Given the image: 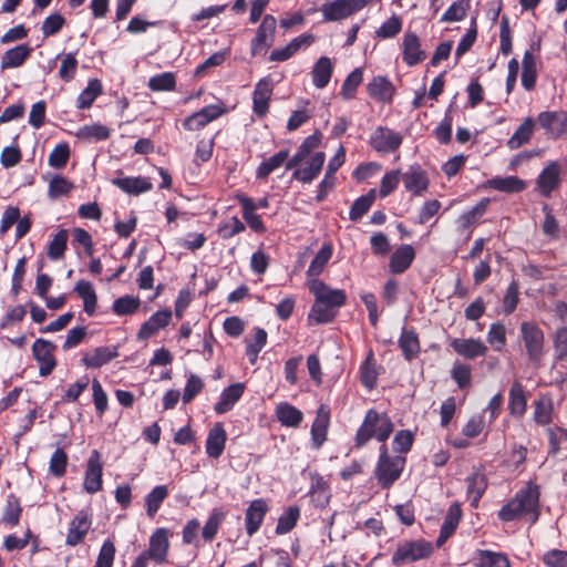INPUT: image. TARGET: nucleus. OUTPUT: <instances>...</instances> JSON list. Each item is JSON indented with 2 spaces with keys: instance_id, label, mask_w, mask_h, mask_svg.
<instances>
[{
  "instance_id": "obj_1",
  "label": "nucleus",
  "mask_w": 567,
  "mask_h": 567,
  "mask_svg": "<svg viewBox=\"0 0 567 567\" xmlns=\"http://www.w3.org/2000/svg\"><path fill=\"white\" fill-rule=\"evenodd\" d=\"M308 288L315 298L307 316L308 324L318 326L333 322L340 309L347 303L346 291L331 288L320 279H309Z\"/></svg>"
},
{
  "instance_id": "obj_2",
  "label": "nucleus",
  "mask_w": 567,
  "mask_h": 567,
  "mask_svg": "<svg viewBox=\"0 0 567 567\" xmlns=\"http://www.w3.org/2000/svg\"><path fill=\"white\" fill-rule=\"evenodd\" d=\"M539 496V487L528 483L502 506L497 514L498 518L502 522H513L526 517L530 525H534L540 516Z\"/></svg>"
},
{
  "instance_id": "obj_3",
  "label": "nucleus",
  "mask_w": 567,
  "mask_h": 567,
  "mask_svg": "<svg viewBox=\"0 0 567 567\" xmlns=\"http://www.w3.org/2000/svg\"><path fill=\"white\" fill-rule=\"evenodd\" d=\"M393 430L394 424L386 413H380L374 409H369L361 425L357 430L353 447L361 450L372 439H377L382 444H385Z\"/></svg>"
},
{
  "instance_id": "obj_4",
  "label": "nucleus",
  "mask_w": 567,
  "mask_h": 567,
  "mask_svg": "<svg viewBox=\"0 0 567 567\" xmlns=\"http://www.w3.org/2000/svg\"><path fill=\"white\" fill-rule=\"evenodd\" d=\"M519 340L530 363L539 364L545 357L546 340L543 329L532 320L519 324Z\"/></svg>"
},
{
  "instance_id": "obj_5",
  "label": "nucleus",
  "mask_w": 567,
  "mask_h": 567,
  "mask_svg": "<svg viewBox=\"0 0 567 567\" xmlns=\"http://www.w3.org/2000/svg\"><path fill=\"white\" fill-rule=\"evenodd\" d=\"M406 458L401 455L391 456L388 446H380V454L375 466V478L383 489L390 488L402 475Z\"/></svg>"
},
{
  "instance_id": "obj_6",
  "label": "nucleus",
  "mask_w": 567,
  "mask_h": 567,
  "mask_svg": "<svg viewBox=\"0 0 567 567\" xmlns=\"http://www.w3.org/2000/svg\"><path fill=\"white\" fill-rule=\"evenodd\" d=\"M306 159L298 151L296 154L284 163L286 171H292V179H296L302 184L312 183L321 173L324 162L326 153L316 152L310 156L305 167H299L300 164Z\"/></svg>"
},
{
  "instance_id": "obj_7",
  "label": "nucleus",
  "mask_w": 567,
  "mask_h": 567,
  "mask_svg": "<svg viewBox=\"0 0 567 567\" xmlns=\"http://www.w3.org/2000/svg\"><path fill=\"white\" fill-rule=\"evenodd\" d=\"M433 553V546L425 539H415L399 545L393 553L391 561L400 567L416 560L429 558Z\"/></svg>"
},
{
  "instance_id": "obj_8",
  "label": "nucleus",
  "mask_w": 567,
  "mask_h": 567,
  "mask_svg": "<svg viewBox=\"0 0 567 567\" xmlns=\"http://www.w3.org/2000/svg\"><path fill=\"white\" fill-rule=\"evenodd\" d=\"M372 0H333L323 3L320 11L324 21H341L362 10Z\"/></svg>"
},
{
  "instance_id": "obj_9",
  "label": "nucleus",
  "mask_w": 567,
  "mask_h": 567,
  "mask_svg": "<svg viewBox=\"0 0 567 567\" xmlns=\"http://www.w3.org/2000/svg\"><path fill=\"white\" fill-rule=\"evenodd\" d=\"M537 124L551 140H560L567 135V111H543L537 115Z\"/></svg>"
},
{
  "instance_id": "obj_10",
  "label": "nucleus",
  "mask_w": 567,
  "mask_h": 567,
  "mask_svg": "<svg viewBox=\"0 0 567 567\" xmlns=\"http://www.w3.org/2000/svg\"><path fill=\"white\" fill-rule=\"evenodd\" d=\"M402 142V134L388 126H378L369 137L370 146L380 154H391L396 152Z\"/></svg>"
},
{
  "instance_id": "obj_11",
  "label": "nucleus",
  "mask_w": 567,
  "mask_h": 567,
  "mask_svg": "<svg viewBox=\"0 0 567 567\" xmlns=\"http://www.w3.org/2000/svg\"><path fill=\"white\" fill-rule=\"evenodd\" d=\"M56 346L47 339L38 338L31 348L33 359L39 363L40 377L50 375L58 362L54 355Z\"/></svg>"
},
{
  "instance_id": "obj_12",
  "label": "nucleus",
  "mask_w": 567,
  "mask_h": 567,
  "mask_svg": "<svg viewBox=\"0 0 567 567\" xmlns=\"http://www.w3.org/2000/svg\"><path fill=\"white\" fill-rule=\"evenodd\" d=\"M276 27L277 19L272 14L264 16L261 23L257 28L256 35L250 42L251 56H257L274 44Z\"/></svg>"
},
{
  "instance_id": "obj_13",
  "label": "nucleus",
  "mask_w": 567,
  "mask_h": 567,
  "mask_svg": "<svg viewBox=\"0 0 567 567\" xmlns=\"http://www.w3.org/2000/svg\"><path fill=\"white\" fill-rule=\"evenodd\" d=\"M169 530L164 527L156 528L150 537L147 549L142 553L157 565L167 563L169 551Z\"/></svg>"
},
{
  "instance_id": "obj_14",
  "label": "nucleus",
  "mask_w": 567,
  "mask_h": 567,
  "mask_svg": "<svg viewBox=\"0 0 567 567\" xmlns=\"http://www.w3.org/2000/svg\"><path fill=\"white\" fill-rule=\"evenodd\" d=\"M103 487V462L97 450H93L86 462L83 488L89 494H95Z\"/></svg>"
},
{
  "instance_id": "obj_15",
  "label": "nucleus",
  "mask_w": 567,
  "mask_h": 567,
  "mask_svg": "<svg viewBox=\"0 0 567 567\" xmlns=\"http://www.w3.org/2000/svg\"><path fill=\"white\" fill-rule=\"evenodd\" d=\"M274 92V81L267 75L260 79L252 92V111L258 118H264L269 112V103Z\"/></svg>"
},
{
  "instance_id": "obj_16",
  "label": "nucleus",
  "mask_w": 567,
  "mask_h": 567,
  "mask_svg": "<svg viewBox=\"0 0 567 567\" xmlns=\"http://www.w3.org/2000/svg\"><path fill=\"white\" fill-rule=\"evenodd\" d=\"M92 526V515L87 511H80L71 519L65 538V544L75 547L83 544Z\"/></svg>"
},
{
  "instance_id": "obj_17",
  "label": "nucleus",
  "mask_w": 567,
  "mask_h": 567,
  "mask_svg": "<svg viewBox=\"0 0 567 567\" xmlns=\"http://www.w3.org/2000/svg\"><path fill=\"white\" fill-rule=\"evenodd\" d=\"M402 60L408 66H415L420 63H422L427 54L422 49L421 39L419 35L413 31H405L402 44Z\"/></svg>"
},
{
  "instance_id": "obj_18",
  "label": "nucleus",
  "mask_w": 567,
  "mask_h": 567,
  "mask_svg": "<svg viewBox=\"0 0 567 567\" xmlns=\"http://www.w3.org/2000/svg\"><path fill=\"white\" fill-rule=\"evenodd\" d=\"M402 181L406 192H410L413 196H421L430 185L426 171L417 163L408 167L402 174Z\"/></svg>"
},
{
  "instance_id": "obj_19",
  "label": "nucleus",
  "mask_w": 567,
  "mask_h": 567,
  "mask_svg": "<svg viewBox=\"0 0 567 567\" xmlns=\"http://www.w3.org/2000/svg\"><path fill=\"white\" fill-rule=\"evenodd\" d=\"M329 425L330 408L328 404H320L310 430L312 449L319 450L326 443Z\"/></svg>"
},
{
  "instance_id": "obj_20",
  "label": "nucleus",
  "mask_w": 567,
  "mask_h": 567,
  "mask_svg": "<svg viewBox=\"0 0 567 567\" xmlns=\"http://www.w3.org/2000/svg\"><path fill=\"white\" fill-rule=\"evenodd\" d=\"M536 185L544 197H549L560 185V164L557 161L549 162L539 173Z\"/></svg>"
},
{
  "instance_id": "obj_21",
  "label": "nucleus",
  "mask_w": 567,
  "mask_h": 567,
  "mask_svg": "<svg viewBox=\"0 0 567 567\" xmlns=\"http://www.w3.org/2000/svg\"><path fill=\"white\" fill-rule=\"evenodd\" d=\"M268 511V504L264 498L254 499L249 504L245 513V528L248 536H252L259 530Z\"/></svg>"
},
{
  "instance_id": "obj_22",
  "label": "nucleus",
  "mask_w": 567,
  "mask_h": 567,
  "mask_svg": "<svg viewBox=\"0 0 567 567\" xmlns=\"http://www.w3.org/2000/svg\"><path fill=\"white\" fill-rule=\"evenodd\" d=\"M450 346L458 355L467 360L485 357L488 351V348L480 339L474 338H454Z\"/></svg>"
},
{
  "instance_id": "obj_23",
  "label": "nucleus",
  "mask_w": 567,
  "mask_h": 567,
  "mask_svg": "<svg viewBox=\"0 0 567 567\" xmlns=\"http://www.w3.org/2000/svg\"><path fill=\"white\" fill-rule=\"evenodd\" d=\"M172 320L171 309H162L154 312L140 328L137 332L138 340H147L155 336L161 329L169 324Z\"/></svg>"
},
{
  "instance_id": "obj_24",
  "label": "nucleus",
  "mask_w": 567,
  "mask_h": 567,
  "mask_svg": "<svg viewBox=\"0 0 567 567\" xmlns=\"http://www.w3.org/2000/svg\"><path fill=\"white\" fill-rule=\"evenodd\" d=\"M528 394L525 386L515 380L508 392L507 409L509 414L515 419H522L527 411Z\"/></svg>"
},
{
  "instance_id": "obj_25",
  "label": "nucleus",
  "mask_w": 567,
  "mask_h": 567,
  "mask_svg": "<svg viewBox=\"0 0 567 567\" xmlns=\"http://www.w3.org/2000/svg\"><path fill=\"white\" fill-rule=\"evenodd\" d=\"M245 389L246 386L241 382H237L225 388L219 395L218 402L214 405L215 413L221 415L233 410L235 404L244 395Z\"/></svg>"
},
{
  "instance_id": "obj_26",
  "label": "nucleus",
  "mask_w": 567,
  "mask_h": 567,
  "mask_svg": "<svg viewBox=\"0 0 567 567\" xmlns=\"http://www.w3.org/2000/svg\"><path fill=\"white\" fill-rule=\"evenodd\" d=\"M227 442V433L224 427V424L217 422L213 427L208 431V435L206 439V454L210 458H219L225 450Z\"/></svg>"
},
{
  "instance_id": "obj_27",
  "label": "nucleus",
  "mask_w": 567,
  "mask_h": 567,
  "mask_svg": "<svg viewBox=\"0 0 567 567\" xmlns=\"http://www.w3.org/2000/svg\"><path fill=\"white\" fill-rule=\"evenodd\" d=\"M462 515V508L458 503H453L450 505L441 526L439 537L436 539L437 547L443 546L446 540L455 533L461 522Z\"/></svg>"
},
{
  "instance_id": "obj_28",
  "label": "nucleus",
  "mask_w": 567,
  "mask_h": 567,
  "mask_svg": "<svg viewBox=\"0 0 567 567\" xmlns=\"http://www.w3.org/2000/svg\"><path fill=\"white\" fill-rule=\"evenodd\" d=\"M311 486L309 495L312 504L319 508H326L330 502V486L319 473L310 474Z\"/></svg>"
},
{
  "instance_id": "obj_29",
  "label": "nucleus",
  "mask_w": 567,
  "mask_h": 567,
  "mask_svg": "<svg viewBox=\"0 0 567 567\" xmlns=\"http://www.w3.org/2000/svg\"><path fill=\"white\" fill-rule=\"evenodd\" d=\"M369 95L379 102H392L395 87L386 76H374L367 85Z\"/></svg>"
},
{
  "instance_id": "obj_30",
  "label": "nucleus",
  "mask_w": 567,
  "mask_h": 567,
  "mask_svg": "<svg viewBox=\"0 0 567 567\" xmlns=\"http://www.w3.org/2000/svg\"><path fill=\"white\" fill-rule=\"evenodd\" d=\"M118 355L120 353L117 346L97 347L92 351V353L85 354L82 358V362L86 368L99 369Z\"/></svg>"
},
{
  "instance_id": "obj_31",
  "label": "nucleus",
  "mask_w": 567,
  "mask_h": 567,
  "mask_svg": "<svg viewBox=\"0 0 567 567\" xmlns=\"http://www.w3.org/2000/svg\"><path fill=\"white\" fill-rule=\"evenodd\" d=\"M415 258L414 248L409 245H402L395 249L390 257L389 268L392 274H403L412 265Z\"/></svg>"
},
{
  "instance_id": "obj_32",
  "label": "nucleus",
  "mask_w": 567,
  "mask_h": 567,
  "mask_svg": "<svg viewBox=\"0 0 567 567\" xmlns=\"http://www.w3.org/2000/svg\"><path fill=\"white\" fill-rule=\"evenodd\" d=\"M237 200L243 209V218L247 225L256 233L264 234L267 228L256 212V203L251 197L246 195H237Z\"/></svg>"
},
{
  "instance_id": "obj_33",
  "label": "nucleus",
  "mask_w": 567,
  "mask_h": 567,
  "mask_svg": "<svg viewBox=\"0 0 567 567\" xmlns=\"http://www.w3.org/2000/svg\"><path fill=\"white\" fill-rule=\"evenodd\" d=\"M312 42V34H301L292 39L286 47L272 50L269 60L274 62L287 61L293 56L302 45H310Z\"/></svg>"
},
{
  "instance_id": "obj_34",
  "label": "nucleus",
  "mask_w": 567,
  "mask_h": 567,
  "mask_svg": "<svg viewBox=\"0 0 567 567\" xmlns=\"http://www.w3.org/2000/svg\"><path fill=\"white\" fill-rule=\"evenodd\" d=\"M112 184L130 195H140L147 193L153 188V184L150 178L143 176L117 177L112 179Z\"/></svg>"
},
{
  "instance_id": "obj_35",
  "label": "nucleus",
  "mask_w": 567,
  "mask_h": 567,
  "mask_svg": "<svg viewBox=\"0 0 567 567\" xmlns=\"http://www.w3.org/2000/svg\"><path fill=\"white\" fill-rule=\"evenodd\" d=\"M488 482L483 472H475L466 478V495L470 499L471 507L477 508L483 497Z\"/></svg>"
},
{
  "instance_id": "obj_36",
  "label": "nucleus",
  "mask_w": 567,
  "mask_h": 567,
  "mask_svg": "<svg viewBox=\"0 0 567 567\" xmlns=\"http://www.w3.org/2000/svg\"><path fill=\"white\" fill-rule=\"evenodd\" d=\"M32 51L33 49L27 43L7 50L1 56V69L8 70L22 66L30 58Z\"/></svg>"
},
{
  "instance_id": "obj_37",
  "label": "nucleus",
  "mask_w": 567,
  "mask_h": 567,
  "mask_svg": "<svg viewBox=\"0 0 567 567\" xmlns=\"http://www.w3.org/2000/svg\"><path fill=\"white\" fill-rule=\"evenodd\" d=\"M275 413L280 424L286 427L297 429L303 421V413L288 402L278 403Z\"/></svg>"
},
{
  "instance_id": "obj_38",
  "label": "nucleus",
  "mask_w": 567,
  "mask_h": 567,
  "mask_svg": "<svg viewBox=\"0 0 567 567\" xmlns=\"http://www.w3.org/2000/svg\"><path fill=\"white\" fill-rule=\"evenodd\" d=\"M398 343L406 361L415 359L421 351L419 334L414 328H403Z\"/></svg>"
},
{
  "instance_id": "obj_39",
  "label": "nucleus",
  "mask_w": 567,
  "mask_h": 567,
  "mask_svg": "<svg viewBox=\"0 0 567 567\" xmlns=\"http://www.w3.org/2000/svg\"><path fill=\"white\" fill-rule=\"evenodd\" d=\"M475 567H512L506 554L488 549H477L474 556Z\"/></svg>"
},
{
  "instance_id": "obj_40",
  "label": "nucleus",
  "mask_w": 567,
  "mask_h": 567,
  "mask_svg": "<svg viewBox=\"0 0 567 567\" xmlns=\"http://www.w3.org/2000/svg\"><path fill=\"white\" fill-rule=\"evenodd\" d=\"M488 187L498 192L514 194L520 193L527 188V182L518 176L494 177L487 181Z\"/></svg>"
},
{
  "instance_id": "obj_41",
  "label": "nucleus",
  "mask_w": 567,
  "mask_h": 567,
  "mask_svg": "<svg viewBox=\"0 0 567 567\" xmlns=\"http://www.w3.org/2000/svg\"><path fill=\"white\" fill-rule=\"evenodd\" d=\"M333 73V65L328 56H320L317 62L315 63L311 76H312V84L317 89H323L326 87L332 76Z\"/></svg>"
},
{
  "instance_id": "obj_42",
  "label": "nucleus",
  "mask_w": 567,
  "mask_h": 567,
  "mask_svg": "<svg viewBox=\"0 0 567 567\" xmlns=\"http://www.w3.org/2000/svg\"><path fill=\"white\" fill-rule=\"evenodd\" d=\"M75 136L82 142L97 143L109 140L111 130L101 123H93L81 126L75 133Z\"/></svg>"
},
{
  "instance_id": "obj_43",
  "label": "nucleus",
  "mask_w": 567,
  "mask_h": 567,
  "mask_svg": "<svg viewBox=\"0 0 567 567\" xmlns=\"http://www.w3.org/2000/svg\"><path fill=\"white\" fill-rule=\"evenodd\" d=\"M22 511L20 498L16 494L10 493L7 496L0 522L9 527H16L20 523Z\"/></svg>"
},
{
  "instance_id": "obj_44",
  "label": "nucleus",
  "mask_w": 567,
  "mask_h": 567,
  "mask_svg": "<svg viewBox=\"0 0 567 567\" xmlns=\"http://www.w3.org/2000/svg\"><path fill=\"white\" fill-rule=\"evenodd\" d=\"M537 122L533 117H526L522 124L516 128L514 134L507 141V146L511 150H517L524 144L528 143L534 134L535 124Z\"/></svg>"
},
{
  "instance_id": "obj_45",
  "label": "nucleus",
  "mask_w": 567,
  "mask_h": 567,
  "mask_svg": "<svg viewBox=\"0 0 567 567\" xmlns=\"http://www.w3.org/2000/svg\"><path fill=\"white\" fill-rule=\"evenodd\" d=\"M289 157V150H281L262 161L256 168V179L266 181L268 176L279 168Z\"/></svg>"
},
{
  "instance_id": "obj_46",
  "label": "nucleus",
  "mask_w": 567,
  "mask_h": 567,
  "mask_svg": "<svg viewBox=\"0 0 567 567\" xmlns=\"http://www.w3.org/2000/svg\"><path fill=\"white\" fill-rule=\"evenodd\" d=\"M491 200L487 197L482 198L473 208L463 213L457 219L460 231L471 228L486 213Z\"/></svg>"
},
{
  "instance_id": "obj_47",
  "label": "nucleus",
  "mask_w": 567,
  "mask_h": 567,
  "mask_svg": "<svg viewBox=\"0 0 567 567\" xmlns=\"http://www.w3.org/2000/svg\"><path fill=\"white\" fill-rule=\"evenodd\" d=\"M333 247L331 243L321 246L307 269V277L317 279L332 257Z\"/></svg>"
},
{
  "instance_id": "obj_48",
  "label": "nucleus",
  "mask_w": 567,
  "mask_h": 567,
  "mask_svg": "<svg viewBox=\"0 0 567 567\" xmlns=\"http://www.w3.org/2000/svg\"><path fill=\"white\" fill-rule=\"evenodd\" d=\"M554 403L550 396L542 395L534 402L533 419L538 425H548L553 421Z\"/></svg>"
},
{
  "instance_id": "obj_49",
  "label": "nucleus",
  "mask_w": 567,
  "mask_h": 567,
  "mask_svg": "<svg viewBox=\"0 0 567 567\" xmlns=\"http://www.w3.org/2000/svg\"><path fill=\"white\" fill-rule=\"evenodd\" d=\"M103 87L99 79H91L86 87L79 94L76 99V109L86 110L92 106L93 102L102 94Z\"/></svg>"
},
{
  "instance_id": "obj_50",
  "label": "nucleus",
  "mask_w": 567,
  "mask_h": 567,
  "mask_svg": "<svg viewBox=\"0 0 567 567\" xmlns=\"http://www.w3.org/2000/svg\"><path fill=\"white\" fill-rule=\"evenodd\" d=\"M168 493L169 492L166 485H157L148 494H146L145 507L146 514L150 518H153L157 514L163 502L167 498Z\"/></svg>"
},
{
  "instance_id": "obj_51",
  "label": "nucleus",
  "mask_w": 567,
  "mask_h": 567,
  "mask_svg": "<svg viewBox=\"0 0 567 567\" xmlns=\"http://www.w3.org/2000/svg\"><path fill=\"white\" fill-rule=\"evenodd\" d=\"M375 197L377 190L374 188H371L365 195H362L359 198H357L349 210L350 220L357 221L361 219L372 207Z\"/></svg>"
},
{
  "instance_id": "obj_52",
  "label": "nucleus",
  "mask_w": 567,
  "mask_h": 567,
  "mask_svg": "<svg viewBox=\"0 0 567 567\" xmlns=\"http://www.w3.org/2000/svg\"><path fill=\"white\" fill-rule=\"evenodd\" d=\"M359 373L362 385L369 391L373 390L377 385L378 373L372 351L369 352L365 360L361 363Z\"/></svg>"
},
{
  "instance_id": "obj_53",
  "label": "nucleus",
  "mask_w": 567,
  "mask_h": 567,
  "mask_svg": "<svg viewBox=\"0 0 567 567\" xmlns=\"http://www.w3.org/2000/svg\"><path fill=\"white\" fill-rule=\"evenodd\" d=\"M69 234L66 229H60L53 235L48 245L47 255L51 260H60L64 257L68 249Z\"/></svg>"
},
{
  "instance_id": "obj_54",
  "label": "nucleus",
  "mask_w": 567,
  "mask_h": 567,
  "mask_svg": "<svg viewBox=\"0 0 567 567\" xmlns=\"http://www.w3.org/2000/svg\"><path fill=\"white\" fill-rule=\"evenodd\" d=\"M224 519L225 513L220 508H214L210 512L202 530V537L205 542L214 540Z\"/></svg>"
},
{
  "instance_id": "obj_55",
  "label": "nucleus",
  "mask_w": 567,
  "mask_h": 567,
  "mask_svg": "<svg viewBox=\"0 0 567 567\" xmlns=\"http://www.w3.org/2000/svg\"><path fill=\"white\" fill-rule=\"evenodd\" d=\"M300 517V508L296 505L289 506L279 517L276 534L284 535L293 529Z\"/></svg>"
},
{
  "instance_id": "obj_56",
  "label": "nucleus",
  "mask_w": 567,
  "mask_h": 567,
  "mask_svg": "<svg viewBox=\"0 0 567 567\" xmlns=\"http://www.w3.org/2000/svg\"><path fill=\"white\" fill-rule=\"evenodd\" d=\"M363 81V71L361 68H355L348 74L341 86L340 95L343 100L354 99L358 87Z\"/></svg>"
},
{
  "instance_id": "obj_57",
  "label": "nucleus",
  "mask_w": 567,
  "mask_h": 567,
  "mask_svg": "<svg viewBox=\"0 0 567 567\" xmlns=\"http://www.w3.org/2000/svg\"><path fill=\"white\" fill-rule=\"evenodd\" d=\"M141 306L138 297L125 295L114 300L112 305V311L116 316H130L135 313Z\"/></svg>"
},
{
  "instance_id": "obj_58",
  "label": "nucleus",
  "mask_w": 567,
  "mask_h": 567,
  "mask_svg": "<svg viewBox=\"0 0 567 567\" xmlns=\"http://www.w3.org/2000/svg\"><path fill=\"white\" fill-rule=\"evenodd\" d=\"M147 86L153 92L174 91L176 76L173 72H163L150 78Z\"/></svg>"
},
{
  "instance_id": "obj_59",
  "label": "nucleus",
  "mask_w": 567,
  "mask_h": 567,
  "mask_svg": "<svg viewBox=\"0 0 567 567\" xmlns=\"http://www.w3.org/2000/svg\"><path fill=\"white\" fill-rule=\"evenodd\" d=\"M471 8V0H456L454 1L447 10L441 17V22H457L462 21L467 11Z\"/></svg>"
},
{
  "instance_id": "obj_60",
  "label": "nucleus",
  "mask_w": 567,
  "mask_h": 567,
  "mask_svg": "<svg viewBox=\"0 0 567 567\" xmlns=\"http://www.w3.org/2000/svg\"><path fill=\"white\" fill-rule=\"evenodd\" d=\"M486 340L495 351H503L506 346V328L504 323L499 321L493 322L487 331Z\"/></svg>"
},
{
  "instance_id": "obj_61",
  "label": "nucleus",
  "mask_w": 567,
  "mask_h": 567,
  "mask_svg": "<svg viewBox=\"0 0 567 567\" xmlns=\"http://www.w3.org/2000/svg\"><path fill=\"white\" fill-rule=\"evenodd\" d=\"M78 64L79 62L75 52H68L63 54L59 69L60 79L65 83L71 82L76 75Z\"/></svg>"
},
{
  "instance_id": "obj_62",
  "label": "nucleus",
  "mask_w": 567,
  "mask_h": 567,
  "mask_svg": "<svg viewBox=\"0 0 567 567\" xmlns=\"http://www.w3.org/2000/svg\"><path fill=\"white\" fill-rule=\"evenodd\" d=\"M451 378L461 390L470 388L472 383V369L470 364L460 361L454 362L451 370Z\"/></svg>"
},
{
  "instance_id": "obj_63",
  "label": "nucleus",
  "mask_w": 567,
  "mask_h": 567,
  "mask_svg": "<svg viewBox=\"0 0 567 567\" xmlns=\"http://www.w3.org/2000/svg\"><path fill=\"white\" fill-rule=\"evenodd\" d=\"M73 188L72 182L61 175H55L49 183L48 194L50 198L56 199L69 195Z\"/></svg>"
},
{
  "instance_id": "obj_64",
  "label": "nucleus",
  "mask_w": 567,
  "mask_h": 567,
  "mask_svg": "<svg viewBox=\"0 0 567 567\" xmlns=\"http://www.w3.org/2000/svg\"><path fill=\"white\" fill-rule=\"evenodd\" d=\"M555 359L567 363V327L558 328L553 339Z\"/></svg>"
}]
</instances>
